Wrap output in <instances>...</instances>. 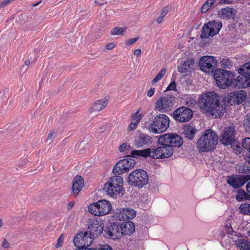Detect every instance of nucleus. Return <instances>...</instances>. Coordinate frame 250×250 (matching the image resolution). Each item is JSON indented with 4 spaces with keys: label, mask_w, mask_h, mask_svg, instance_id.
Wrapping results in <instances>:
<instances>
[{
    "label": "nucleus",
    "mask_w": 250,
    "mask_h": 250,
    "mask_svg": "<svg viewBox=\"0 0 250 250\" xmlns=\"http://www.w3.org/2000/svg\"><path fill=\"white\" fill-rule=\"evenodd\" d=\"M201 111L213 118L222 116L225 111V105L220 102L218 95L214 92H208L202 95L198 100Z\"/></svg>",
    "instance_id": "nucleus-1"
},
{
    "label": "nucleus",
    "mask_w": 250,
    "mask_h": 250,
    "mask_svg": "<svg viewBox=\"0 0 250 250\" xmlns=\"http://www.w3.org/2000/svg\"><path fill=\"white\" fill-rule=\"evenodd\" d=\"M218 140L217 133L211 129H208L199 138L196 143V146L199 151H210L216 146Z\"/></svg>",
    "instance_id": "nucleus-2"
},
{
    "label": "nucleus",
    "mask_w": 250,
    "mask_h": 250,
    "mask_svg": "<svg viewBox=\"0 0 250 250\" xmlns=\"http://www.w3.org/2000/svg\"><path fill=\"white\" fill-rule=\"evenodd\" d=\"M169 126L168 117L164 114L157 115L148 126V130L155 134H160L167 130Z\"/></svg>",
    "instance_id": "nucleus-3"
},
{
    "label": "nucleus",
    "mask_w": 250,
    "mask_h": 250,
    "mask_svg": "<svg viewBox=\"0 0 250 250\" xmlns=\"http://www.w3.org/2000/svg\"><path fill=\"white\" fill-rule=\"evenodd\" d=\"M123 181L121 177H112L104 184V189L111 196L116 197L123 194Z\"/></svg>",
    "instance_id": "nucleus-4"
},
{
    "label": "nucleus",
    "mask_w": 250,
    "mask_h": 250,
    "mask_svg": "<svg viewBox=\"0 0 250 250\" xmlns=\"http://www.w3.org/2000/svg\"><path fill=\"white\" fill-rule=\"evenodd\" d=\"M129 184L132 186L142 188L148 182V177L146 171L137 169L131 172L128 176Z\"/></svg>",
    "instance_id": "nucleus-5"
},
{
    "label": "nucleus",
    "mask_w": 250,
    "mask_h": 250,
    "mask_svg": "<svg viewBox=\"0 0 250 250\" xmlns=\"http://www.w3.org/2000/svg\"><path fill=\"white\" fill-rule=\"evenodd\" d=\"M238 73L240 75L235 81V85L242 88L250 86V63L243 64L238 70Z\"/></svg>",
    "instance_id": "nucleus-6"
},
{
    "label": "nucleus",
    "mask_w": 250,
    "mask_h": 250,
    "mask_svg": "<svg viewBox=\"0 0 250 250\" xmlns=\"http://www.w3.org/2000/svg\"><path fill=\"white\" fill-rule=\"evenodd\" d=\"M111 209V205L107 200H99L90 204L89 211L95 216H103L108 214Z\"/></svg>",
    "instance_id": "nucleus-7"
},
{
    "label": "nucleus",
    "mask_w": 250,
    "mask_h": 250,
    "mask_svg": "<svg viewBox=\"0 0 250 250\" xmlns=\"http://www.w3.org/2000/svg\"><path fill=\"white\" fill-rule=\"evenodd\" d=\"M158 143L162 146L170 147H179L182 146L183 141L181 137L176 133H169L164 134L159 137Z\"/></svg>",
    "instance_id": "nucleus-8"
},
{
    "label": "nucleus",
    "mask_w": 250,
    "mask_h": 250,
    "mask_svg": "<svg viewBox=\"0 0 250 250\" xmlns=\"http://www.w3.org/2000/svg\"><path fill=\"white\" fill-rule=\"evenodd\" d=\"M214 77L218 85L223 89L231 85L234 80V76L231 72L223 69L216 72Z\"/></svg>",
    "instance_id": "nucleus-9"
},
{
    "label": "nucleus",
    "mask_w": 250,
    "mask_h": 250,
    "mask_svg": "<svg viewBox=\"0 0 250 250\" xmlns=\"http://www.w3.org/2000/svg\"><path fill=\"white\" fill-rule=\"evenodd\" d=\"M222 26L221 21H210L204 24L202 28L201 38L207 39L213 37L218 33Z\"/></svg>",
    "instance_id": "nucleus-10"
},
{
    "label": "nucleus",
    "mask_w": 250,
    "mask_h": 250,
    "mask_svg": "<svg viewBox=\"0 0 250 250\" xmlns=\"http://www.w3.org/2000/svg\"><path fill=\"white\" fill-rule=\"evenodd\" d=\"M135 161L132 158H128L119 161L113 168L115 174H122L128 172L135 165Z\"/></svg>",
    "instance_id": "nucleus-11"
},
{
    "label": "nucleus",
    "mask_w": 250,
    "mask_h": 250,
    "mask_svg": "<svg viewBox=\"0 0 250 250\" xmlns=\"http://www.w3.org/2000/svg\"><path fill=\"white\" fill-rule=\"evenodd\" d=\"M175 104V97L167 95L160 97L156 102L155 108L159 111L167 112L173 108Z\"/></svg>",
    "instance_id": "nucleus-12"
},
{
    "label": "nucleus",
    "mask_w": 250,
    "mask_h": 250,
    "mask_svg": "<svg viewBox=\"0 0 250 250\" xmlns=\"http://www.w3.org/2000/svg\"><path fill=\"white\" fill-rule=\"evenodd\" d=\"M236 133L237 131L233 125L226 127L220 137V142L226 146L234 145L236 141Z\"/></svg>",
    "instance_id": "nucleus-13"
},
{
    "label": "nucleus",
    "mask_w": 250,
    "mask_h": 250,
    "mask_svg": "<svg viewBox=\"0 0 250 250\" xmlns=\"http://www.w3.org/2000/svg\"><path fill=\"white\" fill-rule=\"evenodd\" d=\"M193 116V112L190 108L181 106L176 109L173 113V118L180 123L189 121Z\"/></svg>",
    "instance_id": "nucleus-14"
},
{
    "label": "nucleus",
    "mask_w": 250,
    "mask_h": 250,
    "mask_svg": "<svg viewBox=\"0 0 250 250\" xmlns=\"http://www.w3.org/2000/svg\"><path fill=\"white\" fill-rule=\"evenodd\" d=\"M201 70L207 73L213 72L217 66V61L215 57L211 56L202 57L199 61Z\"/></svg>",
    "instance_id": "nucleus-15"
},
{
    "label": "nucleus",
    "mask_w": 250,
    "mask_h": 250,
    "mask_svg": "<svg viewBox=\"0 0 250 250\" xmlns=\"http://www.w3.org/2000/svg\"><path fill=\"white\" fill-rule=\"evenodd\" d=\"M88 232L90 237L95 238L103 231V223L97 218L89 219L87 222Z\"/></svg>",
    "instance_id": "nucleus-16"
},
{
    "label": "nucleus",
    "mask_w": 250,
    "mask_h": 250,
    "mask_svg": "<svg viewBox=\"0 0 250 250\" xmlns=\"http://www.w3.org/2000/svg\"><path fill=\"white\" fill-rule=\"evenodd\" d=\"M121 230L120 224L114 223L107 226L104 232L107 238L115 240L119 239L123 236V232Z\"/></svg>",
    "instance_id": "nucleus-17"
},
{
    "label": "nucleus",
    "mask_w": 250,
    "mask_h": 250,
    "mask_svg": "<svg viewBox=\"0 0 250 250\" xmlns=\"http://www.w3.org/2000/svg\"><path fill=\"white\" fill-rule=\"evenodd\" d=\"M247 94L243 90L230 92L229 94L227 103L230 104H239L247 98Z\"/></svg>",
    "instance_id": "nucleus-18"
},
{
    "label": "nucleus",
    "mask_w": 250,
    "mask_h": 250,
    "mask_svg": "<svg viewBox=\"0 0 250 250\" xmlns=\"http://www.w3.org/2000/svg\"><path fill=\"white\" fill-rule=\"evenodd\" d=\"M248 179L246 175H233L228 176L227 183L234 188H238L242 187Z\"/></svg>",
    "instance_id": "nucleus-19"
},
{
    "label": "nucleus",
    "mask_w": 250,
    "mask_h": 250,
    "mask_svg": "<svg viewBox=\"0 0 250 250\" xmlns=\"http://www.w3.org/2000/svg\"><path fill=\"white\" fill-rule=\"evenodd\" d=\"M152 143V137L146 134H141L136 137L134 145L136 148H140L145 146H149Z\"/></svg>",
    "instance_id": "nucleus-20"
},
{
    "label": "nucleus",
    "mask_w": 250,
    "mask_h": 250,
    "mask_svg": "<svg viewBox=\"0 0 250 250\" xmlns=\"http://www.w3.org/2000/svg\"><path fill=\"white\" fill-rule=\"evenodd\" d=\"M237 13V11L233 8L227 7L221 9L218 12V16L222 19H234Z\"/></svg>",
    "instance_id": "nucleus-21"
},
{
    "label": "nucleus",
    "mask_w": 250,
    "mask_h": 250,
    "mask_svg": "<svg viewBox=\"0 0 250 250\" xmlns=\"http://www.w3.org/2000/svg\"><path fill=\"white\" fill-rule=\"evenodd\" d=\"M136 211L129 208H124L122 210L120 211V214L117 217L118 220L127 221L133 219L136 216Z\"/></svg>",
    "instance_id": "nucleus-22"
},
{
    "label": "nucleus",
    "mask_w": 250,
    "mask_h": 250,
    "mask_svg": "<svg viewBox=\"0 0 250 250\" xmlns=\"http://www.w3.org/2000/svg\"><path fill=\"white\" fill-rule=\"evenodd\" d=\"M84 185L83 178L81 176H76L73 181L72 193L77 196L79 192L82 190Z\"/></svg>",
    "instance_id": "nucleus-23"
},
{
    "label": "nucleus",
    "mask_w": 250,
    "mask_h": 250,
    "mask_svg": "<svg viewBox=\"0 0 250 250\" xmlns=\"http://www.w3.org/2000/svg\"><path fill=\"white\" fill-rule=\"evenodd\" d=\"M107 101L106 100H100L95 102L88 108L90 113H96L103 110L106 107Z\"/></svg>",
    "instance_id": "nucleus-24"
},
{
    "label": "nucleus",
    "mask_w": 250,
    "mask_h": 250,
    "mask_svg": "<svg viewBox=\"0 0 250 250\" xmlns=\"http://www.w3.org/2000/svg\"><path fill=\"white\" fill-rule=\"evenodd\" d=\"M120 226L121 229V231L123 232V235H130L135 230V225L131 222H125L120 224Z\"/></svg>",
    "instance_id": "nucleus-25"
},
{
    "label": "nucleus",
    "mask_w": 250,
    "mask_h": 250,
    "mask_svg": "<svg viewBox=\"0 0 250 250\" xmlns=\"http://www.w3.org/2000/svg\"><path fill=\"white\" fill-rule=\"evenodd\" d=\"M85 235H87V232H81L78 233L73 239V243L75 246L79 249H83L84 242V239Z\"/></svg>",
    "instance_id": "nucleus-26"
},
{
    "label": "nucleus",
    "mask_w": 250,
    "mask_h": 250,
    "mask_svg": "<svg viewBox=\"0 0 250 250\" xmlns=\"http://www.w3.org/2000/svg\"><path fill=\"white\" fill-rule=\"evenodd\" d=\"M194 64L193 60H188L184 61L178 67V70L180 73H186L190 69H192Z\"/></svg>",
    "instance_id": "nucleus-27"
},
{
    "label": "nucleus",
    "mask_w": 250,
    "mask_h": 250,
    "mask_svg": "<svg viewBox=\"0 0 250 250\" xmlns=\"http://www.w3.org/2000/svg\"><path fill=\"white\" fill-rule=\"evenodd\" d=\"M197 131V130L195 127L188 125L184 127L183 134L188 139L192 140Z\"/></svg>",
    "instance_id": "nucleus-28"
},
{
    "label": "nucleus",
    "mask_w": 250,
    "mask_h": 250,
    "mask_svg": "<svg viewBox=\"0 0 250 250\" xmlns=\"http://www.w3.org/2000/svg\"><path fill=\"white\" fill-rule=\"evenodd\" d=\"M164 148L162 146L158 147L155 149L151 148V158L153 159H159L165 158V157L168 156L167 154H162Z\"/></svg>",
    "instance_id": "nucleus-29"
},
{
    "label": "nucleus",
    "mask_w": 250,
    "mask_h": 250,
    "mask_svg": "<svg viewBox=\"0 0 250 250\" xmlns=\"http://www.w3.org/2000/svg\"><path fill=\"white\" fill-rule=\"evenodd\" d=\"M250 195L246 193L245 190L241 189L237 190L236 199L237 201L240 202L245 200L248 199Z\"/></svg>",
    "instance_id": "nucleus-30"
},
{
    "label": "nucleus",
    "mask_w": 250,
    "mask_h": 250,
    "mask_svg": "<svg viewBox=\"0 0 250 250\" xmlns=\"http://www.w3.org/2000/svg\"><path fill=\"white\" fill-rule=\"evenodd\" d=\"M238 170L240 173H250V164H242L240 165Z\"/></svg>",
    "instance_id": "nucleus-31"
},
{
    "label": "nucleus",
    "mask_w": 250,
    "mask_h": 250,
    "mask_svg": "<svg viewBox=\"0 0 250 250\" xmlns=\"http://www.w3.org/2000/svg\"><path fill=\"white\" fill-rule=\"evenodd\" d=\"M216 0H207L201 8V12L205 13L208 11L209 8L213 4Z\"/></svg>",
    "instance_id": "nucleus-32"
},
{
    "label": "nucleus",
    "mask_w": 250,
    "mask_h": 250,
    "mask_svg": "<svg viewBox=\"0 0 250 250\" xmlns=\"http://www.w3.org/2000/svg\"><path fill=\"white\" fill-rule=\"evenodd\" d=\"M238 247L242 250H250V245L248 241L240 240L237 243Z\"/></svg>",
    "instance_id": "nucleus-33"
},
{
    "label": "nucleus",
    "mask_w": 250,
    "mask_h": 250,
    "mask_svg": "<svg viewBox=\"0 0 250 250\" xmlns=\"http://www.w3.org/2000/svg\"><path fill=\"white\" fill-rule=\"evenodd\" d=\"M84 243L83 245V250H86L88 249L87 248L91 246V244L92 243V240L94 239L93 238H91L90 237V235L89 234L88 232H87V235H85V237H84Z\"/></svg>",
    "instance_id": "nucleus-34"
},
{
    "label": "nucleus",
    "mask_w": 250,
    "mask_h": 250,
    "mask_svg": "<svg viewBox=\"0 0 250 250\" xmlns=\"http://www.w3.org/2000/svg\"><path fill=\"white\" fill-rule=\"evenodd\" d=\"M240 210L241 213L250 215V204H243L240 207Z\"/></svg>",
    "instance_id": "nucleus-35"
},
{
    "label": "nucleus",
    "mask_w": 250,
    "mask_h": 250,
    "mask_svg": "<svg viewBox=\"0 0 250 250\" xmlns=\"http://www.w3.org/2000/svg\"><path fill=\"white\" fill-rule=\"evenodd\" d=\"M166 69L163 68L162 69L159 73L156 75V76L153 79L152 81L153 84L156 83L157 82L160 81L162 79L164 76L165 75L166 73Z\"/></svg>",
    "instance_id": "nucleus-36"
},
{
    "label": "nucleus",
    "mask_w": 250,
    "mask_h": 250,
    "mask_svg": "<svg viewBox=\"0 0 250 250\" xmlns=\"http://www.w3.org/2000/svg\"><path fill=\"white\" fill-rule=\"evenodd\" d=\"M126 28L115 27L111 32L112 35H123Z\"/></svg>",
    "instance_id": "nucleus-37"
},
{
    "label": "nucleus",
    "mask_w": 250,
    "mask_h": 250,
    "mask_svg": "<svg viewBox=\"0 0 250 250\" xmlns=\"http://www.w3.org/2000/svg\"><path fill=\"white\" fill-rule=\"evenodd\" d=\"M162 147H164V149H163L164 151L162 152V154H167L168 156H167V157H165V158H168L172 155V154L173 153V149L170 147L169 146H163Z\"/></svg>",
    "instance_id": "nucleus-38"
},
{
    "label": "nucleus",
    "mask_w": 250,
    "mask_h": 250,
    "mask_svg": "<svg viewBox=\"0 0 250 250\" xmlns=\"http://www.w3.org/2000/svg\"><path fill=\"white\" fill-rule=\"evenodd\" d=\"M140 156L147 158L150 157L151 158V148H147L145 149L140 150Z\"/></svg>",
    "instance_id": "nucleus-39"
},
{
    "label": "nucleus",
    "mask_w": 250,
    "mask_h": 250,
    "mask_svg": "<svg viewBox=\"0 0 250 250\" xmlns=\"http://www.w3.org/2000/svg\"><path fill=\"white\" fill-rule=\"evenodd\" d=\"M244 125L246 130L250 133V114H248L244 121Z\"/></svg>",
    "instance_id": "nucleus-40"
},
{
    "label": "nucleus",
    "mask_w": 250,
    "mask_h": 250,
    "mask_svg": "<svg viewBox=\"0 0 250 250\" xmlns=\"http://www.w3.org/2000/svg\"><path fill=\"white\" fill-rule=\"evenodd\" d=\"M221 63V67L224 68H229L232 66L231 62L228 59H223Z\"/></svg>",
    "instance_id": "nucleus-41"
},
{
    "label": "nucleus",
    "mask_w": 250,
    "mask_h": 250,
    "mask_svg": "<svg viewBox=\"0 0 250 250\" xmlns=\"http://www.w3.org/2000/svg\"><path fill=\"white\" fill-rule=\"evenodd\" d=\"M92 250H113L112 247L107 244L98 245L96 248Z\"/></svg>",
    "instance_id": "nucleus-42"
},
{
    "label": "nucleus",
    "mask_w": 250,
    "mask_h": 250,
    "mask_svg": "<svg viewBox=\"0 0 250 250\" xmlns=\"http://www.w3.org/2000/svg\"><path fill=\"white\" fill-rule=\"evenodd\" d=\"M176 83L175 81H173L169 85L167 86V88L166 89V91L168 90H176Z\"/></svg>",
    "instance_id": "nucleus-43"
},
{
    "label": "nucleus",
    "mask_w": 250,
    "mask_h": 250,
    "mask_svg": "<svg viewBox=\"0 0 250 250\" xmlns=\"http://www.w3.org/2000/svg\"><path fill=\"white\" fill-rule=\"evenodd\" d=\"M63 244V235L62 234L58 239L57 243L56 244L57 248L61 247Z\"/></svg>",
    "instance_id": "nucleus-44"
},
{
    "label": "nucleus",
    "mask_w": 250,
    "mask_h": 250,
    "mask_svg": "<svg viewBox=\"0 0 250 250\" xmlns=\"http://www.w3.org/2000/svg\"><path fill=\"white\" fill-rule=\"evenodd\" d=\"M1 246L3 248L8 249L9 248L10 244L6 238H3Z\"/></svg>",
    "instance_id": "nucleus-45"
},
{
    "label": "nucleus",
    "mask_w": 250,
    "mask_h": 250,
    "mask_svg": "<svg viewBox=\"0 0 250 250\" xmlns=\"http://www.w3.org/2000/svg\"><path fill=\"white\" fill-rule=\"evenodd\" d=\"M138 39H139V37H137L135 38L130 39L127 40L125 41V44L128 45H131V44L135 43L137 41H138Z\"/></svg>",
    "instance_id": "nucleus-46"
},
{
    "label": "nucleus",
    "mask_w": 250,
    "mask_h": 250,
    "mask_svg": "<svg viewBox=\"0 0 250 250\" xmlns=\"http://www.w3.org/2000/svg\"><path fill=\"white\" fill-rule=\"evenodd\" d=\"M196 104V102L195 101L189 100L186 101V105L188 106L193 107L195 106Z\"/></svg>",
    "instance_id": "nucleus-47"
},
{
    "label": "nucleus",
    "mask_w": 250,
    "mask_h": 250,
    "mask_svg": "<svg viewBox=\"0 0 250 250\" xmlns=\"http://www.w3.org/2000/svg\"><path fill=\"white\" fill-rule=\"evenodd\" d=\"M141 119L140 115L136 116L131 121L135 125H137Z\"/></svg>",
    "instance_id": "nucleus-48"
},
{
    "label": "nucleus",
    "mask_w": 250,
    "mask_h": 250,
    "mask_svg": "<svg viewBox=\"0 0 250 250\" xmlns=\"http://www.w3.org/2000/svg\"><path fill=\"white\" fill-rule=\"evenodd\" d=\"M140 150H134L131 151V155L132 157L140 156Z\"/></svg>",
    "instance_id": "nucleus-49"
},
{
    "label": "nucleus",
    "mask_w": 250,
    "mask_h": 250,
    "mask_svg": "<svg viewBox=\"0 0 250 250\" xmlns=\"http://www.w3.org/2000/svg\"><path fill=\"white\" fill-rule=\"evenodd\" d=\"M168 11V7L166 6V7H164L162 9V12H161L160 15L162 16V17H164L167 13Z\"/></svg>",
    "instance_id": "nucleus-50"
},
{
    "label": "nucleus",
    "mask_w": 250,
    "mask_h": 250,
    "mask_svg": "<svg viewBox=\"0 0 250 250\" xmlns=\"http://www.w3.org/2000/svg\"><path fill=\"white\" fill-rule=\"evenodd\" d=\"M127 146V145L126 143H123L119 147V150L120 152H123L124 151L125 149L126 148Z\"/></svg>",
    "instance_id": "nucleus-51"
},
{
    "label": "nucleus",
    "mask_w": 250,
    "mask_h": 250,
    "mask_svg": "<svg viewBox=\"0 0 250 250\" xmlns=\"http://www.w3.org/2000/svg\"><path fill=\"white\" fill-rule=\"evenodd\" d=\"M115 45L114 43H109L106 45L105 48L108 50H111L115 47Z\"/></svg>",
    "instance_id": "nucleus-52"
},
{
    "label": "nucleus",
    "mask_w": 250,
    "mask_h": 250,
    "mask_svg": "<svg viewBox=\"0 0 250 250\" xmlns=\"http://www.w3.org/2000/svg\"><path fill=\"white\" fill-rule=\"evenodd\" d=\"M154 92H155V88H150L149 90H148V91L147 92V95L148 97H151L154 94Z\"/></svg>",
    "instance_id": "nucleus-53"
},
{
    "label": "nucleus",
    "mask_w": 250,
    "mask_h": 250,
    "mask_svg": "<svg viewBox=\"0 0 250 250\" xmlns=\"http://www.w3.org/2000/svg\"><path fill=\"white\" fill-rule=\"evenodd\" d=\"M12 0H5L2 2H0V8H2L5 6L6 4H8L10 1Z\"/></svg>",
    "instance_id": "nucleus-54"
},
{
    "label": "nucleus",
    "mask_w": 250,
    "mask_h": 250,
    "mask_svg": "<svg viewBox=\"0 0 250 250\" xmlns=\"http://www.w3.org/2000/svg\"><path fill=\"white\" fill-rule=\"evenodd\" d=\"M136 125H135L134 123L131 122L127 128L128 131H130L131 130L134 129L136 127Z\"/></svg>",
    "instance_id": "nucleus-55"
},
{
    "label": "nucleus",
    "mask_w": 250,
    "mask_h": 250,
    "mask_svg": "<svg viewBox=\"0 0 250 250\" xmlns=\"http://www.w3.org/2000/svg\"><path fill=\"white\" fill-rule=\"evenodd\" d=\"M141 54V50L140 49H137L134 50V54L136 55L137 57L140 56Z\"/></svg>",
    "instance_id": "nucleus-56"
},
{
    "label": "nucleus",
    "mask_w": 250,
    "mask_h": 250,
    "mask_svg": "<svg viewBox=\"0 0 250 250\" xmlns=\"http://www.w3.org/2000/svg\"><path fill=\"white\" fill-rule=\"evenodd\" d=\"M53 132L51 131L48 134V137H47V141H50V140L52 139V137H53Z\"/></svg>",
    "instance_id": "nucleus-57"
},
{
    "label": "nucleus",
    "mask_w": 250,
    "mask_h": 250,
    "mask_svg": "<svg viewBox=\"0 0 250 250\" xmlns=\"http://www.w3.org/2000/svg\"><path fill=\"white\" fill-rule=\"evenodd\" d=\"M163 18L164 17H162V16H160L157 19V22L158 23H161L163 21Z\"/></svg>",
    "instance_id": "nucleus-58"
},
{
    "label": "nucleus",
    "mask_w": 250,
    "mask_h": 250,
    "mask_svg": "<svg viewBox=\"0 0 250 250\" xmlns=\"http://www.w3.org/2000/svg\"><path fill=\"white\" fill-rule=\"evenodd\" d=\"M74 203L72 202H70L67 204V208L68 209H70L74 206Z\"/></svg>",
    "instance_id": "nucleus-59"
},
{
    "label": "nucleus",
    "mask_w": 250,
    "mask_h": 250,
    "mask_svg": "<svg viewBox=\"0 0 250 250\" xmlns=\"http://www.w3.org/2000/svg\"><path fill=\"white\" fill-rule=\"evenodd\" d=\"M246 190L248 193L250 194V181L246 185Z\"/></svg>",
    "instance_id": "nucleus-60"
},
{
    "label": "nucleus",
    "mask_w": 250,
    "mask_h": 250,
    "mask_svg": "<svg viewBox=\"0 0 250 250\" xmlns=\"http://www.w3.org/2000/svg\"><path fill=\"white\" fill-rule=\"evenodd\" d=\"M85 145V143L83 142H81L78 146L79 148H81L83 147Z\"/></svg>",
    "instance_id": "nucleus-61"
},
{
    "label": "nucleus",
    "mask_w": 250,
    "mask_h": 250,
    "mask_svg": "<svg viewBox=\"0 0 250 250\" xmlns=\"http://www.w3.org/2000/svg\"><path fill=\"white\" fill-rule=\"evenodd\" d=\"M30 61L29 60H26L24 62V64L26 65V66H28L30 64Z\"/></svg>",
    "instance_id": "nucleus-62"
},
{
    "label": "nucleus",
    "mask_w": 250,
    "mask_h": 250,
    "mask_svg": "<svg viewBox=\"0 0 250 250\" xmlns=\"http://www.w3.org/2000/svg\"><path fill=\"white\" fill-rule=\"evenodd\" d=\"M221 2H224L225 3H229V1L228 0H221Z\"/></svg>",
    "instance_id": "nucleus-63"
},
{
    "label": "nucleus",
    "mask_w": 250,
    "mask_h": 250,
    "mask_svg": "<svg viewBox=\"0 0 250 250\" xmlns=\"http://www.w3.org/2000/svg\"><path fill=\"white\" fill-rule=\"evenodd\" d=\"M95 2L97 3L98 5H100L103 4V3L99 2L98 1H96V0L95 1Z\"/></svg>",
    "instance_id": "nucleus-64"
}]
</instances>
